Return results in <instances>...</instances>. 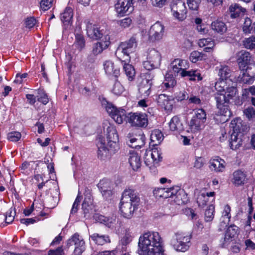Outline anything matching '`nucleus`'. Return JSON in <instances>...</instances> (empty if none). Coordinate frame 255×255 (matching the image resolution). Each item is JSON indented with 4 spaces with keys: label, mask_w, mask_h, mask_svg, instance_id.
Segmentation results:
<instances>
[{
    "label": "nucleus",
    "mask_w": 255,
    "mask_h": 255,
    "mask_svg": "<svg viewBox=\"0 0 255 255\" xmlns=\"http://www.w3.org/2000/svg\"><path fill=\"white\" fill-rule=\"evenodd\" d=\"M138 252L140 255H163L161 238L157 232H147L140 236Z\"/></svg>",
    "instance_id": "f257e3e1"
},
{
    "label": "nucleus",
    "mask_w": 255,
    "mask_h": 255,
    "mask_svg": "<svg viewBox=\"0 0 255 255\" xmlns=\"http://www.w3.org/2000/svg\"><path fill=\"white\" fill-rule=\"evenodd\" d=\"M139 203L140 198L137 192L129 189L124 190L120 203V211L124 217L131 218Z\"/></svg>",
    "instance_id": "f03ea898"
},
{
    "label": "nucleus",
    "mask_w": 255,
    "mask_h": 255,
    "mask_svg": "<svg viewBox=\"0 0 255 255\" xmlns=\"http://www.w3.org/2000/svg\"><path fill=\"white\" fill-rule=\"evenodd\" d=\"M187 61L180 59H175L170 64L175 76L176 74L179 73L182 77H188V79L191 81H195L197 80L200 81L202 79L201 74L195 70L186 71Z\"/></svg>",
    "instance_id": "7ed1b4c3"
},
{
    "label": "nucleus",
    "mask_w": 255,
    "mask_h": 255,
    "mask_svg": "<svg viewBox=\"0 0 255 255\" xmlns=\"http://www.w3.org/2000/svg\"><path fill=\"white\" fill-rule=\"evenodd\" d=\"M230 128L232 129V132L229 140V145L231 149L236 150L242 145V139L239 137V134L244 132L247 129V126H244L240 118L232 121Z\"/></svg>",
    "instance_id": "20e7f679"
},
{
    "label": "nucleus",
    "mask_w": 255,
    "mask_h": 255,
    "mask_svg": "<svg viewBox=\"0 0 255 255\" xmlns=\"http://www.w3.org/2000/svg\"><path fill=\"white\" fill-rule=\"evenodd\" d=\"M102 106L106 109L109 115L118 124H122L124 121L127 123L128 114L123 109H118L112 103H109L107 100L103 98L101 100Z\"/></svg>",
    "instance_id": "39448f33"
},
{
    "label": "nucleus",
    "mask_w": 255,
    "mask_h": 255,
    "mask_svg": "<svg viewBox=\"0 0 255 255\" xmlns=\"http://www.w3.org/2000/svg\"><path fill=\"white\" fill-rule=\"evenodd\" d=\"M191 237L182 232H177L172 236L170 244L178 252H185L190 247Z\"/></svg>",
    "instance_id": "423d86ee"
},
{
    "label": "nucleus",
    "mask_w": 255,
    "mask_h": 255,
    "mask_svg": "<svg viewBox=\"0 0 255 255\" xmlns=\"http://www.w3.org/2000/svg\"><path fill=\"white\" fill-rule=\"evenodd\" d=\"M118 141L107 140V147H106L102 139H100L97 143L98 158L102 160L104 159L109 155V153H114L118 151L119 148Z\"/></svg>",
    "instance_id": "0eeeda50"
},
{
    "label": "nucleus",
    "mask_w": 255,
    "mask_h": 255,
    "mask_svg": "<svg viewBox=\"0 0 255 255\" xmlns=\"http://www.w3.org/2000/svg\"><path fill=\"white\" fill-rule=\"evenodd\" d=\"M161 61L160 53L156 49L152 48L148 50L146 60L143 62V66L146 70L150 71L158 68Z\"/></svg>",
    "instance_id": "6e6552de"
},
{
    "label": "nucleus",
    "mask_w": 255,
    "mask_h": 255,
    "mask_svg": "<svg viewBox=\"0 0 255 255\" xmlns=\"http://www.w3.org/2000/svg\"><path fill=\"white\" fill-rule=\"evenodd\" d=\"M237 89L234 86H226L224 93H216L215 99L218 108H221L225 103H229L236 95Z\"/></svg>",
    "instance_id": "1a4fd4ad"
},
{
    "label": "nucleus",
    "mask_w": 255,
    "mask_h": 255,
    "mask_svg": "<svg viewBox=\"0 0 255 255\" xmlns=\"http://www.w3.org/2000/svg\"><path fill=\"white\" fill-rule=\"evenodd\" d=\"M137 46V40L135 36H131L129 39L120 44L118 50L121 51L124 56L126 57L124 61L129 60V54L135 50Z\"/></svg>",
    "instance_id": "9d476101"
},
{
    "label": "nucleus",
    "mask_w": 255,
    "mask_h": 255,
    "mask_svg": "<svg viewBox=\"0 0 255 255\" xmlns=\"http://www.w3.org/2000/svg\"><path fill=\"white\" fill-rule=\"evenodd\" d=\"M127 123L132 127L145 128L148 125L147 115L141 113H129L128 114Z\"/></svg>",
    "instance_id": "9b49d317"
},
{
    "label": "nucleus",
    "mask_w": 255,
    "mask_h": 255,
    "mask_svg": "<svg viewBox=\"0 0 255 255\" xmlns=\"http://www.w3.org/2000/svg\"><path fill=\"white\" fill-rule=\"evenodd\" d=\"M73 245L75 246L74 251L75 255H81L85 250V242L78 233L74 234L67 241L66 246L68 248Z\"/></svg>",
    "instance_id": "f8f14e48"
},
{
    "label": "nucleus",
    "mask_w": 255,
    "mask_h": 255,
    "mask_svg": "<svg viewBox=\"0 0 255 255\" xmlns=\"http://www.w3.org/2000/svg\"><path fill=\"white\" fill-rule=\"evenodd\" d=\"M84 23L86 25V31L88 36L93 40L102 39L104 35L102 30H100L94 24H93L89 19H86Z\"/></svg>",
    "instance_id": "ddd939ff"
},
{
    "label": "nucleus",
    "mask_w": 255,
    "mask_h": 255,
    "mask_svg": "<svg viewBox=\"0 0 255 255\" xmlns=\"http://www.w3.org/2000/svg\"><path fill=\"white\" fill-rule=\"evenodd\" d=\"M173 16L177 19L182 21L186 17L187 9L185 3L178 1L171 5Z\"/></svg>",
    "instance_id": "4468645a"
},
{
    "label": "nucleus",
    "mask_w": 255,
    "mask_h": 255,
    "mask_svg": "<svg viewBox=\"0 0 255 255\" xmlns=\"http://www.w3.org/2000/svg\"><path fill=\"white\" fill-rule=\"evenodd\" d=\"M164 34V26L160 22L157 21L151 27L149 31V39L152 41L162 38Z\"/></svg>",
    "instance_id": "2eb2a0df"
},
{
    "label": "nucleus",
    "mask_w": 255,
    "mask_h": 255,
    "mask_svg": "<svg viewBox=\"0 0 255 255\" xmlns=\"http://www.w3.org/2000/svg\"><path fill=\"white\" fill-rule=\"evenodd\" d=\"M132 4V0H118L115 4V8L118 13L123 15L133 10Z\"/></svg>",
    "instance_id": "dca6fc26"
},
{
    "label": "nucleus",
    "mask_w": 255,
    "mask_h": 255,
    "mask_svg": "<svg viewBox=\"0 0 255 255\" xmlns=\"http://www.w3.org/2000/svg\"><path fill=\"white\" fill-rule=\"evenodd\" d=\"M251 56L249 52L242 50L237 54V61L240 70L248 69V65L250 63Z\"/></svg>",
    "instance_id": "f3484780"
},
{
    "label": "nucleus",
    "mask_w": 255,
    "mask_h": 255,
    "mask_svg": "<svg viewBox=\"0 0 255 255\" xmlns=\"http://www.w3.org/2000/svg\"><path fill=\"white\" fill-rule=\"evenodd\" d=\"M128 141H127L128 146L132 148H140L145 144V137L143 133H139L132 137L130 133L127 136Z\"/></svg>",
    "instance_id": "a211bd4d"
},
{
    "label": "nucleus",
    "mask_w": 255,
    "mask_h": 255,
    "mask_svg": "<svg viewBox=\"0 0 255 255\" xmlns=\"http://www.w3.org/2000/svg\"><path fill=\"white\" fill-rule=\"evenodd\" d=\"M110 36L108 34L104 35V37L101 39L100 41L97 42L94 44L92 52L97 55L102 53V52L106 49L110 44Z\"/></svg>",
    "instance_id": "6ab92c4d"
},
{
    "label": "nucleus",
    "mask_w": 255,
    "mask_h": 255,
    "mask_svg": "<svg viewBox=\"0 0 255 255\" xmlns=\"http://www.w3.org/2000/svg\"><path fill=\"white\" fill-rule=\"evenodd\" d=\"M240 71V74L237 78L238 82L243 84H253L255 77L254 74L250 75L249 74V69Z\"/></svg>",
    "instance_id": "aec40b11"
},
{
    "label": "nucleus",
    "mask_w": 255,
    "mask_h": 255,
    "mask_svg": "<svg viewBox=\"0 0 255 255\" xmlns=\"http://www.w3.org/2000/svg\"><path fill=\"white\" fill-rule=\"evenodd\" d=\"M94 208L92 200L89 197L85 198L82 204V209L85 218L89 217L90 215L93 213Z\"/></svg>",
    "instance_id": "412c9836"
},
{
    "label": "nucleus",
    "mask_w": 255,
    "mask_h": 255,
    "mask_svg": "<svg viewBox=\"0 0 255 255\" xmlns=\"http://www.w3.org/2000/svg\"><path fill=\"white\" fill-rule=\"evenodd\" d=\"M73 16V9L70 7H66L63 12L61 14V20L64 25L68 26L72 23Z\"/></svg>",
    "instance_id": "4be33fe9"
},
{
    "label": "nucleus",
    "mask_w": 255,
    "mask_h": 255,
    "mask_svg": "<svg viewBox=\"0 0 255 255\" xmlns=\"http://www.w3.org/2000/svg\"><path fill=\"white\" fill-rule=\"evenodd\" d=\"M233 183L236 186L244 185L246 182V175L241 170H237L233 173Z\"/></svg>",
    "instance_id": "5701e85b"
},
{
    "label": "nucleus",
    "mask_w": 255,
    "mask_h": 255,
    "mask_svg": "<svg viewBox=\"0 0 255 255\" xmlns=\"http://www.w3.org/2000/svg\"><path fill=\"white\" fill-rule=\"evenodd\" d=\"M128 162L133 170H137L141 164L140 156L135 152H130Z\"/></svg>",
    "instance_id": "b1692460"
},
{
    "label": "nucleus",
    "mask_w": 255,
    "mask_h": 255,
    "mask_svg": "<svg viewBox=\"0 0 255 255\" xmlns=\"http://www.w3.org/2000/svg\"><path fill=\"white\" fill-rule=\"evenodd\" d=\"M91 240L98 245L103 246L111 242L109 236L101 235L98 233H94L90 236Z\"/></svg>",
    "instance_id": "393cba45"
},
{
    "label": "nucleus",
    "mask_w": 255,
    "mask_h": 255,
    "mask_svg": "<svg viewBox=\"0 0 255 255\" xmlns=\"http://www.w3.org/2000/svg\"><path fill=\"white\" fill-rule=\"evenodd\" d=\"M157 102L159 106L164 108L165 110H171L172 105L168 97L165 94H160L157 99Z\"/></svg>",
    "instance_id": "a878e982"
},
{
    "label": "nucleus",
    "mask_w": 255,
    "mask_h": 255,
    "mask_svg": "<svg viewBox=\"0 0 255 255\" xmlns=\"http://www.w3.org/2000/svg\"><path fill=\"white\" fill-rule=\"evenodd\" d=\"M105 72L110 75H113L117 78L120 74V70L115 68L114 63L111 61H107L104 64Z\"/></svg>",
    "instance_id": "bb28decb"
},
{
    "label": "nucleus",
    "mask_w": 255,
    "mask_h": 255,
    "mask_svg": "<svg viewBox=\"0 0 255 255\" xmlns=\"http://www.w3.org/2000/svg\"><path fill=\"white\" fill-rule=\"evenodd\" d=\"M210 163L211 170L216 172H222L225 169V161L221 158L211 160Z\"/></svg>",
    "instance_id": "cd10ccee"
},
{
    "label": "nucleus",
    "mask_w": 255,
    "mask_h": 255,
    "mask_svg": "<svg viewBox=\"0 0 255 255\" xmlns=\"http://www.w3.org/2000/svg\"><path fill=\"white\" fill-rule=\"evenodd\" d=\"M170 129L172 131H181L183 127L179 118L177 116L173 117L169 123Z\"/></svg>",
    "instance_id": "c85d7f7f"
},
{
    "label": "nucleus",
    "mask_w": 255,
    "mask_h": 255,
    "mask_svg": "<svg viewBox=\"0 0 255 255\" xmlns=\"http://www.w3.org/2000/svg\"><path fill=\"white\" fill-rule=\"evenodd\" d=\"M212 29L215 31L223 34L227 31V27L225 23L219 20H216L212 22L211 24Z\"/></svg>",
    "instance_id": "c756f323"
},
{
    "label": "nucleus",
    "mask_w": 255,
    "mask_h": 255,
    "mask_svg": "<svg viewBox=\"0 0 255 255\" xmlns=\"http://www.w3.org/2000/svg\"><path fill=\"white\" fill-rule=\"evenodd\" d=\"M231 70L226 65L221 66L219 69V80H227L231 76Z\"/></svg>",
    "instance_id": "7c9ffc66"
},
{
    "label": "nucleus",
    "mask_w": 255,
    "mask_h": 255,
    "mask_svg": "<svg viewBox=\"0 0 255 255\" xmlns=\"http://www.w3.org/2000/svg\"><path fill=\"white\" fill-rule=\"evenodd\" d=\"M106 135L107 140H118V134L116 128L110 125L106 129Z\"/></svg>",
    "instance_id": "2f4dec72"
},
{
    "label": "nucleus",
    "mask_w": 255,
    "mask_h": 255,
    "mask_svg": "<svg viewBox=\"0 0 255 255\" xmlns=\"http://www.w3.org/2000/svg\"><path fill=\"white\" fill-rule=\"evenodd\" d=\"M163 135L159 129L153 130L150 134V140L151 142H155L153 145L159 144L163 139Z\"/></svg>",
    "instance_id": "473e14b6"
},
{
    "label": "nucleus",
    "mask_w": 255,
    "mask_h": 255,
    "mask_svg": "<svg viewBox=\"0 0 255 255\" xmlns=\"http://www.w3.org/2000/svg\"><path fill=\"white\" fill-rule=\"evenodd\" d=\"M174 201L176 204L180 205L186 204L189 201L187 194L183 190L179 191L178 194L174 199Z\"/></svg>",
    "instance_id": "72a5a7b5"
},
{
    "label": "nucleus",
    "mask_w": 255,
    "mask_h": 255,
    "mask_svg": "<svg viewBox=\"0 0 255 255\" xmlns=\"http://www.w3.org/2000/svg\"><path fill=\"white\" fill-rule=\"evenodd\" d=\"M148 153H149L153 163H158L162 159L161 153L157 149H153L151 151L150 150L148 151H146L145 154L146 156H147Z\"/></svg>",
    "instance_id": "f704fd0d"
},
{
    "label": "nucleus",
    "mask_w": 255,
    "mask_h": 255,
    "mask_svg": "<svg viewBox=\"0 0 255 255\" xmlns=\"http://www.w3.org/2000/svg\"><path fill=\"white\" fill-rule=\"evenodd\" d=\"M205 123V122L193 117L190 121L189 126L192 130L194 131H196L201 129V126H202Z\"/></svg>",
    "instance_id": "c9c22d12"
},
{
    "label": "nucleus",
    "mask_w": 255,
    "mask_h": 255,
    "mask_svg": "<svg viewBox=\"0 0 255 255\" xmlns=\"http://www.w3.org/2000/svg\"><path fill=\"white\" fill-rule=\"evenodd\" d=\"M101 193L106 191L109 189H113L112 183L108 179H103L97 185Z\"/></svg>",
    "instance_id": "e433bc0d"
},
{
    "label": "nucleus",
    "mask_w": 255,
    "mask_h": 255,
    "mask_svg": "<svg viewBox=\"0 0 255 255\" xmlns=\"http://www.w3.org/2000/svg\"><path fill=\"white\" fill-rule=\"evenodd\" d=\"M230 11L231 12V17L232 18H235L239 16L241 12H245L246 9L242 8L237 4H235L234 5H231L230 7Z\"/></svg>",
    "instance_id": "4c0bfd02"
},
{
    "label": "nucleus",
    "mask_w": 255,
    "mask_h": 255,
    "mask_svg": "<svg viewBox=\"0 0 255 255\" xmlns=\"http://www.w3.org/2000/svg\"><path fill=\"white\" fill-rule=\"evenodd\" d=\"M94 219L97 222L104 224L106 226L109 227H111L113 224V219L112 218H109L102 215H95Z\"/></svg>",
    "instance_id": "58836bf2"
},
{
    "label": "nucleus",
    "mask_w": 255,
    "mask_h": 255,
    "mask_svg": "<svg viewBox=\"0 0 255 255\" xmlns=\"http://www.w3.org/2000/svg\"><path fill=\"white\" fill-rule=\"evenodd\" d=\"M206 56L198 51H192L190 55V60L192 63H196L198 61H201L206 59Z\"/></svg>",
    "instance_id": "ea45409f"
},
{
    "label": "nucleus",
    "mask_w": 255,
    "mask_h": 255,
    "mask_svg": "<svg viewBox=\"0 0 255 255\" xmlns=\"http://www.w3.org/2000/svg\"><path fill=\"white\" fill-rule=\"evenodd\" d=\"M151 87V85L150 84H146L145 82H141L139 86L138 91L141 95L147 97L150 93Z\"/></svg>",
    "instance_id": "a19ab883"
},
{
    "label": "nucleus",
    "mask_w": 255,
    "mask_h": 255,
    "mask_svg": "<svg viewBox=\"0 0 255 255\" xmlns=\"http://www.w3.org/2000/svg\"><path fill=\"white\" fill-rule=\"evenodd\" d=\"M163 84L166 88L173 87L176 84V81L172 74L168 73L165 75Z\"/></svg>",
    "instance_id": "79ce46f5"
},
{
    "label": "nucleus",
    "mask_w": 255,
    "mask_h": 255,
    "mask_svg": "<svg viewBox=\"0 0 255 255\" xmlns=\"http://www.w3.org/2000/svg\"><path fill=\"white\" fill-rule=\"evenodd\" d=\"M168 190L167 188H159L153 191V194L156 197L167 198H169Z\"/></svg>",
    "instance_id": "37998d69"
},
{
    "label": "nucleus",
    "mask_w": 255,
    "mask_h": 255,
    "mask_svg": "<svg viewBox=\"0 0 255 255\" xmlns=\"http://www.w3.org/2000/svg\"><path fill=\"white\" fill-rule=\"evenodd\" d=\"M74 43L78 49L81 50L85 45V41L84 36L81 34H76Z\"/></svg>",
    "instance_id": "c03bdc74"
},
{
    "label": "nucleus",
    "mask_w": 255,
    "mask_h": 255,
    "mask_svg": "<svg viewBox=\"0 0 255 255\" xmlns=\"http://www.w3.org/2000/svg\"><path fill=\"white\" fill-rule=\"evenodd\" d=\"M214 206L210 205L205 212V220L206 222H211L213 220L214 216Z\"/></svg>",
    "instance_id": "a18cd8bd"
},
{
    "label": "nucleus",
    "mask_w": 255,
    "mask_h": 255,
    "mask_svg": "<svg viewBox=\"0 0 255 255\" xmlns=\"http://www.w3.org/2000/svg\"><path fill=\"white\" fill-rule=\"evenodd\" d=\"M208 201V197L205 195V193H200L197 198V203L200 207H204Z\"/></svg>",
    "instance_id": "49530a36"
},
{
    "label": "nucleus",
    "mask_w": 255,
    "mask_h": 255,
    "mask_svg": "<svg viewBox=\"0 0 255 255\" xmlns=\"http://www.w3.org/2000/svg\"><path fill=\"white\" fill-rule=\"evenodd\" d=\"M124 70L126 74L129 78H132L135 74V71L133 67L129 64L125 63L124 65Z\"/></svg>",
    "instance_id": "de8ad7c7"
},
{
    "label": "nucleus",
    "mask_w": 255,
    "mask_h": 255,
    "mask_svg": "<svg viewBox=\"0 0 255 255\" xmlns=\"http://www.w3.org/2000/svg\"><path fill=\"white\" fill-rule=\"evenodd\" d=\"M38 95L37 96V101L43 105H46L49 102V99L47 94L42 90H38Z\"/></svg>",
    "instance_id": "09e8293b"
},
{
    "label": "nucleus",
    "mask_w": 255,
    "mask_h": 255,
    "mask_svg": "<svg viewBox=\"0 0 255 255\" xmlns=\"http://www.w3.org/2000/svg\"><path fill=\"white\" fill-rule=\"evenodd\" d=\"M195 115L193 117L195 118L201 120L206 122V113L204 110L203 109H198L194 110Z\"/></svg>",
    "instance_id": "8fccbe9b"
},
{
    "label": "nucleus",
    "mask_w": 255,
    "mask_h": 255,
    "mask_svg": "<svg viewBox=\"0 0 255 255\" xmlns=\"http://www.w3.org/2000/svg\"><path fill=\"white\" fill-rule=\"evenodd\" d=\"M124 91V88L118 81H116L112 89V92L116 95H120Z\"/></svg>",
    "instance_id": "3c124183"
},
{
    "label": "nucleus",
    "mask_w": 255,
    "mask_h": 255,
    "mask_svg": "<svg viewBox=\"0 0 255 255\" xmlns=\"http://www.w3.org/2000/svg\"><path fill=\"white\" fill-rule=\"evenodd\" d=\"M15 215V212H12V210L10 208L4 215L5 223L7 224L11 223L14 220Z\"/></svg>",
    "instance_id": "603ef678"
},
{
    "label": "nucleus",
    "mask_w": 255,
    "mask_h": 255,
    "mask_svg": "<svg viewBox=\"0 0 255 255\" xmlns=\"http://www.w3.org/2000/svg\"><path fill=\"white\" fill-rule=\"evenodd\" d=\"M226 82L225 81L220 80L215 83V87L217 91V93H224L226 90Z\"/></svg>",
    "instance_id": "864d4df0"
},
{
    "label": "nucleus",
    "mask_w": 255,
    "mask_h": 255,
    "mask_svg": "<svg viewBox=\"0 0 255 255\" xmlns=\"http://www.w3.org/2000/svg\"><path fill=\"white\" fill-rule=\"evenodd\" d=\"M238 228L235 225H231L226 231L225 234L227 236H229L232 238H234L237 234Z\"/></svg>",
    "instance_id": "5fc2aeb1"
},
{
    "label": "nucleus",
    "mask_w": 255,
    "mask_h": 255,
    "mask_svg": "<svg viewBox=\"0 0 255 255\" xmlns=\"http://www.w3.org/2000/svg\"><path fill=\"white\" fill-rule=\"evenodd\" d=\"M168 188V193L169 194V198L177 196V194H178L179 191H181L180 187L178 186H172Z\"/></svg>",
    "instance_id": "6e6d98bb"
},
{
    "label": "nucleus",
    "mask_w": 255,
    "mask_h": 255,
    "mask_svg": "<svg viewBox=\"0 0 255 255\" xmlns=\"http://www.w3.org/2000/svg\"><path fill=\"white\" fill-rule=\"evenodd\" d=\"M199 45L200 47L214 46V41L211 38H203L200 40Z\"/></svg>",
    "instance_id": "4d7b16f0"
},
{
    "label": "nucleus",
    "mask_w": 255,
    "mask_h": 255,
    "mask_svg": "<svg viewBox=\"0 0 255 255\" xmlns=\"http://www.w3.org/2000/svg\"><path fill=\"white\" fill-rule=\"evenodd\" d=\"M144 76V78L142 80L141 82H145L146 84H150V85L152 86V80L154 77L153 73L151 72V70L148 71V72L145 74Z\"/></svg>",
    "instance_id": "13d9d810"
},
{
    "label": "nucleus",
    "mask_w": 255,
    "mask_h": 255,
    "mask_svg": "<svg viewBox=\"0 0 255 255\" xmlns=\"http://www.w3.org/2000/svg\"><path fill=\"white\" fill-rule=\"evenodd\" d=\"M21 137L20 132L13 131L8 133V139L11 141L16 142L18 141Z\"/></svg>",
    "instance_id": "bf43d9fd"
},
{
    "label": "nucleus",
    "mask_w": 255,
    "mask_h": 255,
    "mask_svg": "<svg viewBox=\"0 0 255 255\" xmlns=\"http://www.w3.org/2000/svg\"><path fill=\"white\" fill-rule=\"evenodd\" d=\"M187 4L190 9L196 10L201 2L200 0H187Z\"/></svg>",
    "instance_id": "052dcab7"
},
{
    "label": "nucleus",
    "mask_w": 255,
    "mask_h": 255,
    "mask_svg": "<svg viewBox=\"0 0 255 255\" xmlns=\"http://www.w3.org/2000/svg\"><path fill=\"white\" fill-rule=\"evenodd\" d=\"M53 0H41L40 3V7L43 10H47L52 5Z\"/></svg>",
    "instance_id": "680f3d73"
},
{
    "label": "nucleus",
    "mask_w": 255,
    "mask_h": 255,
    "mask_svg": "<svg viewBox=\"0 0 255 255\" xmlns=\"http://www.w3.org/2000/svg\"><path fill=\"white\" fill-rule=\"evenodd\" d=\"M64 254V250L62 246L55 249H50L47 252V255H63Z\"/></svg>",
    "instance_id": "e2e57ef3"
},
{
    "label": "nucleus",
    "mask_w": 255,
    "mask_h": 255,
    "mask_svg": "<svg viewBox=\"0 0 255 255\" xmlns=\"http://www.w3.org/2000/svg\"><path fill=\"white\" fill-rule=\"evenodd\" d=\"M229 104L225 103L221 108H218L221 111V113L225 117H230L231 115V112L229 109Z\"/></svg>",
    "instance_id": "0e129e2a"
},
{
    "label": "nucleus",
    "mask_w": 255,
    "mask_h": 255,
    "mask_svg": "<svg viewBox=\"0 0 255 255\" xmlns=\"http://www.w3.org/2000/svg\"><path fill=\"white\" fill-rule=\"evenodd\" d=\"M131 22L132 20L129 17H126L118 21L120 25L124 28L129 27Z\"/></svg>",
    "instance_id": "69168bd1"
},
{
    "label": "nucleus",
    "mask_w": 255,
    "mask_h": 255,
    "mask_svg": "<svg viewBox=\"0 0 255 255\" xmlns=\"http://www.w3.org/2000/svg\"><path fill=\"white\" fill-rule=\"evenodd\" d=\"M244 113L249 119L253 118L255 115V109L252 107H248L244 111Z\"/></svg>",
    "instance_id": "338daca9"
},
{
    "label": "nucleus",
    "mask_w": 255,
    "mask_h": 255,
    "mask_svg": "<svg viewBox=\"0 0 255 255\" xmlns=\"http://www.w3.org/2000/svg\"><path fill=\"white\" fill-rule=\"evenodd\" d=\"M40 219L38 217H35L34 218H23L20 219V221L21 224L28 225L29 224H33L36 221H39Z\"/></svg>",
    "instance_id": "774afa93"
}]
</instances>
